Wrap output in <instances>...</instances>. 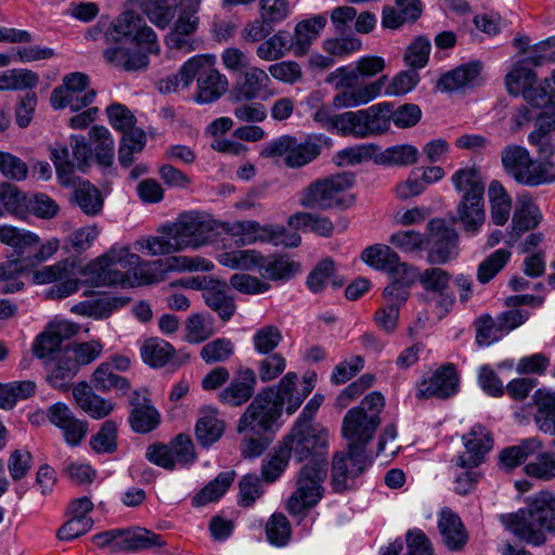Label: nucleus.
Segmentation results:
<instances>
[{"label":"nucleus","instance_id":"8fccbe9b","mask_svg":"<svg viewBox=\"0 0 555 555\" xmlns=\"http://www.w3.org/2000/svg\"><path fill=\"white\" fill-rule=\"evenodd\" d=\"M418 150L411 144H400L387 147L379 156L378 162L387 166L406 167L417 163Z\"/></svg>","mask_w":555,"mask_h":555},{"label":"nucleus","instance_id":"aec40b11","mask_svg":"<svg viewBox=\"0 0 555 555\" xmlns=\"http://www.w3.org/2000/svg\"><path fill=\"white\" fill-rule=\"evenodd\" d=\"M459 387V377L453 364H446L438 369L429 379L418 385L416 397L418 399L439 398L447 399L453 396Z\"/></svg>","mask_w":555,"mask_h":555},{"label":"nucleus","instance_id":"72a5a7b5","mask_svg":"<svg viewBox=\"0 0 555 555\" xmlns=\"http://www.w3.org/2000/svg\"><path fill=\"white\" fill-rule=\"evenodd\" d=\"M543 448V443L538 438H528L522 440L519 444L507 447L499 454V466L505 472H511L529 456L538 453Z\"/></svg>","mask_w":555,"mask_h":555},{"label":"nucleus","instance_id":"412c9836","mask_svg":"<svg viewBox=\"0 0 555 555\" xmlns=\"http://www.w3.org/2000/svg\"><path fill=\"white\" fill-rule=\"evenodd\" d=\"M256 385V372L250 367L241 366L236 370L229 386L222 389L218 397L222 403L241 406L253 397Z\"/></svg>","mask_w":555,"mask_h":555},{"label":"nucleus","instance_id":"13d9d810","mask_svg":"<svg viewBox=\"0 0 555 555\" xmlns=\"http://www.w3.org/2000/svg\"><path fill=\"white\" fill-rule=\"evenodd\" d=\"M26 206L25 194L14 184L9 182L0 183V207L5 212L17 216L24 211Z\"/></svg>","mask_w":555,"mask_h":555},{"label":"nucleus","instance_id":"58836bf2","mask_svg":"<svg viewBox=\"0 0 555 555\" xmlns=\"http://www.w3.org/2000/svg\"><path fill=\"white\" fill-rule=\"evenodd\" d=\"M287 224L294 230H309L324 237H330L334 232V224L327 217L306 211L293 214Z\"/></svg>","mask_w":555,"mask_h":555},{"label":"nucleus","instance_id":"9d476101","mask_svg":"<svg viewBox=\"0 0 555 555\" xmlns=\"http://www.w3.org/2000/svg\"><path fill=\"white\" fill-rule=\"evenodd\" d=\"M106 115L112 127L122 133L118 159L121 166L129 167L133 163V154L141 152L145 146V133L142 129L134 127L137 121L134 115L122 104H111L106 108Z\"/></svg>","mask_w":555,"mask_h":555},{"label":"nucleus","instance_id":"864d4df0","mask_svg":"<svg viewBox=\"0 0 555 555\" xmlns=\"http://www.w3.org/2000/svg\"><path fill=\"white\" fill-rule=\"evenodd\" d=\"M254 350L259 354L274 353L283 340L281 330L273 324H267L259 327L253 335Z\"/></svg>","mask_w":555,"mask_h":555},{"label":"nucleus","instance_id":"b1692460","mask_svg":"<svg viewBox=\"0 0 555 555\" xmlns=\"http://www.w3.org/2000/svg\"><path fill=\"white\" fill-rule=\"evenodd\" d=\"M73 397L77 405L92 418L101 420L109 415L115 404L96 395L90 385L79 383L73 388Z\"/></svg>","mask_w":555,"mask_h":555},{"label":"nucleus","instance_id":"4d7b16f0","mask_svg":"<svg viewBox=\"0 0 555 555\" xmlns=\"http://www.w3.org/2000/svg\"><path fill=\"white\" fill-rule=\"evenodd\" d=\"M224 431V423L212 415L201 417L195 426L197 441L205 448L218 441Z\"/></svg>","mask_w":555,"mask_h":555},{"label":"nucleus","instance_id":"dca6fc26","mask_svg":"<svg viewBox=\"0 0 555 555\" xmlns=\"http://www.w3.org/2000/svg\"><path fill=\"white\" fill-rule=\"evenodd\" d=\"M423 288L431 294L440 318L450 312L455 304V296L451 289V275L441 268H429L420 275Z\"/></svg>","mask_w":555,"mask_h":555},{"label":"nucleus","instance_id":"20e7f679","mask_svg":"<svg viewBox=\"0 0 555 555\" xmlns=\"http://www.w3.org/2000/svg\"><path fill=\"white\" fill-rule=\"evenodd\" d=\"M384 406V396L374 391L365 396L359 406H354L346 413L341 434L347 440V448L366 453V447L373 440L375 431L380 425L379 414Z\"/></svg>","mask_w":555,"mask_h":555},{"label":"nucleus","instance_id":"c85d7f7f","mask_svg":"<svg viewBox=\"0 0 555 555\" xmlns=\"http://www.w3.org/2000/svg\"><path fill=\"white\" fill-rule=\"evenodd\" d=\"M362 260L369 266L383 270L392 275L400 270H406L410 267L401 262L398 254L387 245L376 244L365 248L362 253Z\"/></svg>","mask_w":555,"mask_h":555},{"label":"nucleus","instance_id":"6ab92c4d","mask_svg":"<svg viewBox=\"0 0 555 555\" xmlns=\"http://www.w3.org/2000/svg\"><path fill=\"white\" fill-rule=\"evenodd\" d=\"M270 83L271 79L262 68L251 66L234 83L230 100L242 102L262 99L263 93L268 92Z\"/></svg>","mask_w":555,"mask_h":555},{"label":"nucleus","instance_id":"c756f323","mask_svg":"<svg viewBox=\"0 0 555 555\" xmlns=\"http://www.w3.org/2000/svg\"><path fill=\"white\" fill-rule=\"evenodd\" d=\"M103 57L108 64L126 72L143 69L149 64V57L145 53L121 44L105 49Z\"/></svg>","mask_w":555,"mask_h":555},{"label":"nucleus","instance_id":"ddd939ff","mask_svg":"<svg viewBox=\"0 0 555 555\" xmlns=\"http://www.w3.org/2000/svg\"><path fill=\"white\" fill-rule=\"evenodd\" d=\"M366 453L347 448V452H336L332 460L331 482L335 492L352 488L353 480L367 467Z\"/></svg>","mask_w":555,"mask_h":555},{"label":"nucleus","instance_id":"5701e85b","mask_svg":"<svg viewBox=\"0 0 555 555\" xmlns=\"http://www.w3.org/2000/svg\"><path fill=\"white\" fill-rule=\"evenodd\" d=\"M205 287L203 288V298L206 305L216 311L222 321H229L235 310L236 305L234 298L228 294V285L220 280L204 279Z\"/></svg>","mask_w":555,"mask_h":555},{"label":"nucleus","instance_id":"5fc2aeb1","mask_svg":"<svg viewBox=\"0 0 555 555\" xmlns=\"http://www.w3.org/2000/svg\"><path fill=\"white\" fill-rule=\"evenodd\" d=\"M555 130V118L551 121L542 122L528 137L531 145L537 147L539 159L552 160L551 157L555 152L550 132Z\"/></svg>","mask_w":555,"mask_h":555},{"label":"nucleus","instance_id":"79ce46f5","mask_svg":"<svg viewBox=\"0 0 555 555\" xmlns=\"http://www.w3.org/2000/svg\"><path fill=\"white\" fill-rule=\"evenodd\" d=\"M89 137L94 144L92 151L96 163L102 167H109L114 159V142L108 129L103 126H93Z\"/></svg>","mask_w":555,"mask_h":555},{"label":"nucleus","instance_id":"6e6d98bb","mask_svg":"<svg viewBox=\"0 0 555 555\" xmlns=\"http://www.w3.org/2000/svg\"><path fill=\"white\" fill-rule=\"evenodd\" d=\"M218 262L230 269L250 270L259 264L262 256L253 249L224 251L218 255Z\"/></svg>","mask_w":555,"mask_h":555},{"label":"nucleus","instance_id":"4c0bfd02","mask_svg":"<svg viewBox=\"0 0 555 555\" xmlns=\"http://www.w3.org/2000/svg\"><path fill=\"white\" fill-rule=\"evenodd\" d=\"M93 387L99 391H118L121 395L130 389V383L127 378L116 374L111 363H101L91 376Z\"/></svg>","mask_w":555,"mask_h":555},{"label":"nucleus","instance_id":"a19ab883","mask_svg":"<svg viewBox=\"0 0 555 555\" xmlns=\"http://www.w3.org/2000/svg\"><path fill=\"white\" fill-rule=\"evenodd\" d=\"M142 18L132 11L122 13L105 33L106 42L121 43L134 37Z\"/></svg>","mask_w":555,"mask_h":555},{"label":"nucleus","instance_id":"69168bd1","mask_svg":"<svg viewBox=\"0 0 555 555\" xmlns=\"http://www.w3.org/2000/svg\"><path fill=\"white\" fill-rule=\"evenodd\" d=\"M389 243L401 251L411 254L421 253L428 247L426 235L413 230L393 233L389 238Z\"/></svg>","mask_w":555,"mask_h":555},{"label":"nucleus","instance_id":"49530a36","mask_svg":"<svg viewBox=\"0 0 555 555\" xmlns=\"http://www.w3.org/2000/svg\"><path fill=\"white\" fill-rule=\"evenodd\" d=\"M74 199L88 216H96L103 208V197L100 191L88 181L78 184L74 191Z\"/></svg>","mask_w":555,"mask_h":555},{"label":"nucleus","instance_id":"cd10ccee","mask_svg":"<svg viewBox=\"0 0 555 555\" xmlns=\"http://www.w3.org/2000/svg\"><path fill=\"white\" fill-rule=\"evenodd\" d=\"M130 403L133 409L129 421L134 431L146 434L157 427L159 414L145 396H141L139 391H133Z\"/></svg>","mask_w":555,"mask_h":555},{"label":"nucleus","instance_id":"4be33fe9","mask_svg":"<svg viewBox=\"0 0 555 555\" xmlns=\"http://www.w3.org/2000/svg\"><path fill=\"white\" fill-rule=\"evenodd\" d=\"M141 356L145 363L156 369L167 364L178 367L190 359L189 353L184 351L177 352L169 343L159 338L147 339L141 348Z\"/></svg>","mask_w":555,"mask_h":555},{"label":"nucleus","instance_id":"a878e982","mask_svg":"<svg viewBox=\"0 0 555 555\" xmlns=\"http://www.w3.org/2000/svg\"><path fill=\"white\" fill-rule=\"evenodd\" d=\"M388 81L387 75L380 76L375 81L363 85L353 90H345L333 99L335 107H357L366 104L380 95L383 88Z\"/></svg>","mask_w":555,"mask_h":555},{"label":"nucleus","instance_id":"c03bdc74","mask_svg":"<svg viewBox=\"0 0 555 555\" xmlns=\"http://www.w3.org/2000/svg\"><path fill=\"white\" fill-rule=\"evenodd\" d=\"M51 160L55 167L61 185L74 186L77 183L75 164L70 160V152L66 145L57 144L51 149Z\"/></svg>","mask_w":555,"mask_h":555},{"label":"nucleus","instance_id":"a211bd4d","mask_svg":"<svg viewBox=\"0 0 555 555\" xmlns=\"http://www.w3.org/2000/svg\"><path fill=\"white\" fill-rule=\"evenodd\" d=\"M47 417L51 424L62 430L65 442L70 447L79 446L87 436V421L77 418L63 402L52 404L47 410Z\"/></svg>","mask_w":555,"mask_h":555},{"label":"nucleus","instance_id":"39448f33","mask_svg":"<svg viewBox=\"0 0 555 555\" xmlns=\"http://www.w3.org/2000/svg\"><path fill=\"white\" fill-rule=\"evenodd\" d=\"M353 183L354 177L351 172L315 180L304 189L299 203L310 209L349 208L354 202V196L346 192Z\"/></svg>","mask_w":555,"mask_h":555},{"label":"nucleus","instance_id":"ea45409f","mask_svg":"<svg viewBox=\"0 0 555 555\" xmlns=\"http://www.w3.org/2000/svg\"><path fill=\"white\" fill-rule=\"evenodd\" d=\"M177 0H143L141 9L147 18L158 28L169 26L177 13Z\"/></svg>","mask_w":555,"mask_h":555},{"label":"nucleus","instance_id":"7ed1b4c3","mask_svg":"<svg viewBox=\"0 0 555 555\" xmlns=\"http://www.w3.org/2000/svg\"><path fill=\"white\" fill-rule=\"evenodd\" d=\"M451 181L455 190L462 193L453 221L460 222L464 231L474 234L486 220L483 179L476 168H462L453 173Z\"/></svg>","mask_w":555,"mask_h":555},{"label":"nucleus","instance_id":"09e8293b","mask_svg":"<svg viewBox=\"0 0 555 555\" xmlns=\"http://www.w3.org/2000/svg\"><path fill=\"white\" fill-rule=\"evenodd\" d=\"M234 475V472L220 473L193 498V504L202 506L218 500L232 485Z\"/></svg>","mask_w":555,"mask_h":555},{"label":"nucleus","instance_id":"603ef678","mask_svg":"<svg viewBox=\"0 0 555 555\" xmlns=\"http://www.w3.org/2000/svg\"><path fill=\"white\" fill-rule=\"evenodd\" d=\"M320 154V145L313 142L310 138L304 142L298 143L294 138V146L288 151L287 157L284 158V164L289 168L302 167Z\"/></svg>","mask_w":555,"mask_h":555},{"label":"nucleus","instance_id":"f03ea898","mask_svg":"<svg viewBox=\"0 0 555 555\" xmlns=\"http://www.w3.org/2000/svg\"><path fill=\"white\" fill-rule=\"evenodd\" d=\"M505 526L528 544L540 546L546 542V534L555 532V495L541 491L516 513L503 516Z\"/></svg>","mask_w":555,"mask_h":555},{"label":"nucleus","instance_id":"bb28decb","mask_svg":"<svg viewBox=\"0 0 555 555\" xmlns=\"http://www.w3.org/2000/svg\"><path fill=\"white\" fill-rule=\"evenodd\" d=\"M537 411L534 423L540 431L553 437L551 447L555 448V391L539 389L533 395Z\"/></svg>","mask_w":555,"mask_h":555},{"label":"nucleus","instance_id":"3c124183","mask_svg":"<svg viewBox=\"0 0 555 555\" xmlns=\"http://www.w3.org/2000/svg\"><path fill=\"white\" fill-rule=\"evenodd\" d=\"M196 62L198 61L191 57L181 66L177 74L160 79L157 82L159 92L171 93L178 91L179 88H188L195 78Z\"/></svg>","mask_w":555,"mask_h":555},{"label":"nucleus","instance_id":"f8f14e48","mask_svg":"<svg viewBox=\"0 0 555 555\" xmlns=\"http://www.w3.org/2000/svg\"><path fill=\"white\" fill-rule=\"evenodd\" d=\"M428 255L431 264H444L459 255V234L456 230L440 218L433 219L427 224Z\"/></svg>","mask_w":555,"mask_h":555},{"label":"nucleus","instance_id":"6e6552de","mask_svg":"<svg viewBox=\"0 0 555 555\" xmlns=\"http://www.w3.org/2000/svg\"><path fill=\"white\" fill-rule=\"evenodd\" d=\"M282 443L297 462L328 463L327 431L319 425L296 421Z\"/></svg>","mask_w":555,"mask_h":555},{"label":"nucleus","instance_id":"2eb2a0df","mask_svg":"<svg viewBox=\"0 0 555 555\" xmlns=\"http://www.w3.org/2000/svg\"><path fill=\"white\" fill-rule=\"evenodd\" d=\"M79 332V326L68 321L51 322L33 345L34 354L50 360L63 352V343Z\"/></svg>","mask_w":555,"mask_h":555},{"label":"nucleus","instance_id":"de8ad7c7","mask_svg":"<svg viewBox=\"0 0 555 555\" xmlns=\"http://www.w3.org/2000/svg\"><path fill=\"white\" fill-rule=\"evenodd\" d=\"M367 116L365 109L337 114L336 130L343 134L365 138L369 135Z\"/></svg>","mask_w":555,"mask_h":555},{"label":"nucleus","instance_id":"338daca9","mask_svg":"<svg viewBox=\"0 0 555 555\" xmlns=\"http://www.w3.org/2000/svg\"><path fill=\"white\" fill-rule=\"evenodd\" d=\"M335 263L333 260L326 258L320 261L307 278V285L309 289L312 293H320L330 283H333L336 287L340 286L341 283L333 281Z\"/></svg>","mask_w":555,"mask_h":555},{"label":"nucleus","instance_id":"c9c22d12","mask_svg":"<svg viewBox=\"0 0 555 555\" xmlns=\"http://www.w3.org/2000/svg\"><path fill=\"white\" fill-rule=\"evenodd\" d=\"M325 24L326 17L321 15L297 24L295 35L293 36V49L296 55L307 53L312 41L317 39Z\"/></svg>","mask_w":555,"mask_h":555},{"label":"nucleus","instance_id":"bf43d9fd","mask_svg":"<svg viewBox=\"0 0 555 555\" xmlns=\"http://www.w3.org/2000/svg\"><path fill=\"white\" fill-rule=\"evenodd\" d=\"M165 273L169 271H210L214 264L205 258L195 256H170L162 259Z\"/></svg>","mask_w":555,"mask_h":555},{"label":"nucleus","instance_id":"0eeeda50","mask_svg":"<svg viewBox=\"0 0 555 555\" xmlns=\"http://www.w3.org/2000/svg\"><path fill=\"white\" fill-rule=\"evenodd\" d=\"M138 262V255L127 246H113L104 255L89 262L81 270L86 282L92 286H116L128 282L124 266Z\"/></svg>","mask_w":555,"mask_h":555},{"label":"nucleus","instance_id":"473e14b6","mask_svg":"<svg viewBox=\"0 0 555 555\" xmlns=\"http://www.w3.org/2000/svg\"><path fill=\"white\" fill-rule=\"evenodd\" d=\"M478 62L463 64L441 76L437 88L444 92H454L474 83L480 74Z\"/></svg>","mask_w":555,"mask_h":555},{"label":"nucleus","instance_id":"e433bc0d","mask_svg":"<svg viewBox=\"0 0 555 555\" xmlns=\"http://www.w3.org/2000/svg\"><path fill=\"white\" fill-rule=\"evenodd\" d=\"M293 50V36L286 30H279L263 40L256 49V55L263 61H276Z\"/></svg>","mask_w":555,"mask_h":555},{"label":"nucleus","instance_id":"a18cd8bd","mask_svg":"<svg viewBox=\"0 0 555 555\" xmlns=\"http://www.w3.org/2000/svg\"><path fill=\"white\" fill-rule=\"evenodd\" d=\"M270 224H260L255 220H240L225 223L223 230L233 236H243L247 243H266Z\"/></svg>","mask_w":555,"mask_h":555},{"label":"nucleus","instance_id":"f704fd0d","mask_svg":"<svg viewBox=\"0 0 555 555\" xmlns=\"http://www.w3.org/2000/svg\"><path fill=\"white\" fill-rule=\"evenodd\" d=\"M390 278L392 280L391 283L384 289V297L387 301L386 305H393V307L400 310V307L410 296V287L416 280V270L410 266L406 270H400L390 275Z\"/></svg>","mask_w":555,"mask_h":555},{"label":"nucleus","instance_id":"37998d69","mask_svg":"<svg viewBox=\"0 0 555 555\" xmlns=\"http://www.w3.org/2000/svg\"><path fill=\"white\" fill-rule=\"evenodd\" d=\"M128 304L124 297H103L91 302L76 305L73 311L93 319H107L115 310Z\"/></svg>","mask_w":555,"mask_h":555},{"label":"nucleus","instance_id":"4468645a","mask_svg":"<svg viewBox=\"0 0 555 555\" xmlns=\"http://www.w3.org/2000/svg\"><path fill=\"white\" fill-rule=\"evenodd\" d=\"M192 60L198 61L195 70V77H197L195 101L202 104L215 102L228 90L227 77L212 66L210 57L196 55Z\"/></svg>","mask_w":555,"mask_h":555},{"label":"nucleus","instance_id":"052dcab7","mask_svg":"<svg viewBox=\"0 0 555 555\" xmlns=\"http://www.w3.org/2000/svg\"><path fill=\"white\" fill-rule=\"evenodd\" d=\"M524 472L527 476L542 481L555 479V454L541 452L534 461L525 465Z\"/></svg>","mask_w":555,"mask_h":555},{"label":"nucleus","instance_id":"f3484780","mask_svg":"<svg viewBox=\"0 0 555 555\" xmlns=\"http://www.w3.org/2000/svg\"><path fill=\"white\" fill-rule=\"evenodd\" d=\"M465 452L456 457V465L462 468H476L485 462L486 454L493 447L492 435L480 424H476L463 436Z\"/></svg>","mask_w":555,"mask_h":555},{"label":"nucleus","instance_id":"e2e57ef3","mask_svg":"<svg viewBox=\"0 0 555 555\" xmlns=\"http://www.w3.org/2000/svg\"><path fill=\"white\" fill-rule=\"evenodd\" d=\"M431 50L430 40L427 37H416L406 48L404 53L405 64L413 69L425 67Z\"/></svg>","mask_w":555,"mask_h":555},{"label":"nucleus","instance_id":"680f3d73","mask_svg":"<svg viewBox=\"0 0 555 555\" xmlns=\"http://www.w3.org/2000/svg\"><path fill=\"white\" fill-rule=\"evenodd\" d=\"M511 253L506 249H498L488 256L478 266L477 280L481 284L490 282L508 262Z\"/></svg>","mask_w":555,"mask_h":555},{"label":"nucleus","instance_id":"7c9ffc66","mask_svg":"<svg viewBox=\"0 0 555 555\" xmlns=\"http://www.w3.org/2000/svg\"><path fill=\"white\" fill-rule=\"evenodd\" d=\"M50 361L48 382L53 388L66 390L79 372L74 358L64 349L63 352L50 359Z\"/></svg>","mask_w":555,"mask_h":555},{"label":"nucleus","instance_id":"423d86ee","mask_svg":"<svg viewBox=\"0 0 555 555\" xmlns=\"http://www.w3.org/2000/svg\"><path fill=\"white\" fill-rule=\"evenodd\" d=\"M505 171L518 183L537 186L555 182V163L547 159H533L521 145L509 144L501 153Z\"/></svg>","mask_w":555,"mask_h":555},{"label":"nucleus","instance_id":"0e129e2a","mask_svg":"<svg viewBox=\"0 0 555 555\" xmlns=\"http://www.w3.org/2000/svg\"><path fill=\"white\" fill-rule=\"evenodd\" d=\"M38 241V236L30 231L9 224L0 225V242L15 250H23L25 247L37 244Z\"/></svg>","mask_w":555,"mask_h":555},{"label":"nucleus","instance_id":"f257e3e1","mask_svg":"<svg viewBox=\"0 0 555 555\" xmlns=\"http://www.w3.org/2000/svg\"><path fill=\"white\" fill-rule=\"evenodd\" d=\"M159 235L147 236L134 243L137 250L151 256L171 255L188 248L197 249L214 242L216 222L198 212H185L172 223L159 228Z\"/></svg>","mask_w":555,"mask_h":555},{"label":"nucleus","instance_id":"774afa93","mask_svg":"<svg viewBox=\"0 0 555 555\" xmlns=\"http://www.w3.org/2000/svg\"><path fill=\"white\" fill-rule=\"evenodd\" d=\"M257 363V376L262 383L276 379L286 369V359L280 353L263 354Z\"/></svg>","mask_w":555,"mask_h":555},{"label":"nucleus","instance_id":"9b49d317","mask_svg":"<svg viewBox=\"0 0 555 555\" xmlns=\"http://www.w3.org/2000/svg\"><path fill=\"white\" fill-rule=\"evenodd\" d=\"M272 391H259L241 415L237 424L238 434L267 435L273 429L282 414L276 402L270 400Z\"/></svg>","mask_w":555,"mask_h":555},{"label":"nucleus","instance_id":"393cba45","mask_svg":"<svg viewBox=\"0 0 555 555\" xmlns=\"http://www.w3.org/2000/svg\"><path fill=\"white\" fill-rule=\"evenodd\" d=\"M517 203L518 207L514 211L511 237L507 242L509 245L516 242L524 232L535 228L542 219L538 206L530 196L520 195Z\"/></svg>","mask_w":555,"mask_h":555},{"label":"nucleus","instance_id":"1a4fd4ad","mask_svg":"<svg viewBox=\"0 0 555 555\" xmlns=\"http://www.w3.org/2000/svg\"><path fill=\"white\" fill-rule=\"evenodd\" d=\"M328 463L305 464L298 472L296 489L287 501V511L299 515L314 507L324 494L323 482L327 477Z\"/></svg>","mask_w":555,"mask_h":555},{"label":"nucleus","instance_id":"2f4dec72","mask_svg":"<svg viewBox=\"0 0 555 555\" xmlns=\"http://www.w3.org/2000/svg\"><path fill=\"white\" fill-rule=\"evenodd\" d=\"M438 528L444 544L451 551L461 550L467 542V534L460 517L451 509H442Z\"/></svg>","mask_w":555,"mask_h":555}]
</instances>
